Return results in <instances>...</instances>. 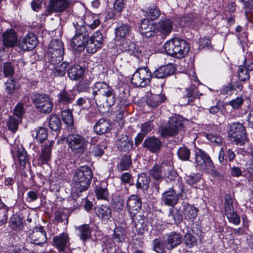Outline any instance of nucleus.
<instances>
[{"label":"nucleus","instance_id":"obj_1","mask_svg":"<svg viewBox=\"0 0 253 253\" xmlns=\"http://www.w3.org/2000/svg\"><path fill=\"white\" fill-rule=\"evenodd\" d=\"M164 47L168 55L177 58L186 56L190 50L188 42L179 38H174L168 41L165 43Z\"/></svg>","mask_w":253,"mask_h":253},{"label":"nucleus","instance_id":"obj_2","mask_svg":"<svg viewBox=\"0 0 253 253\" xmlns=\"http://www.w3.org/2000/svg\"><path fill=\"white\" fill-rule=\"evenodd\" d=\"M93 174L89 167L84 166L76 169L73 178V185L77 191H86L91 182Z\"/></svg>","mask_w":253,"mask_h":253},{"label":"nucleus","instance_id":"obj_3","mask_svg":"<svg viewBox=\"0 0 253 253\" xmlns=\"http://www.w3.org/2000/svg\"><path fill=\"white\" fill-rule=\"evenodd\" d=\"M76 29V34L72 38L71 45L74 50L81 52L83 51L88 39V34L86 28L81 21L80 23H74Z\"/></svg>","mask_w":253,"mask_h":253},{"label":"nucleus","instance_id":"obj_4","mask_svg":"<svg viewBox=\"0 0 253 253\" xmlns=\"http://www.w3.org/2000/svg\"><path fill=\"white\" fill-rule=\"evenodd\" d=\"M63 44L58 39L52 40L48 45L46 56L48 62L53 65L60 63L63 60Z\"/></svg>","mask_w":253,"mask_h":253},{"label":"nucleus","instance_id":"obj_5","mask_svg":"<svg viewBox=\"0 0 253 253\" xmlns=\"http://www.w3.org/2000/svg\"><path fill=\"white\" fill-rule=\"evenodd\" d=\"M66 141L71 151L76 154L84 153L88 144L84 137L77 133L69 134Z\"/></svg>","mask_w":253,"mask_h":253},{"label":"nucleus","instance_id":"obj_6","mask_svg":"<svg viewBox=\"0 0 253 253\" xmlns=\"http://www.w3.org/2000/svg\"><path fill=\"white\" fill-rule=\"evenodd\" d=\"M95 193L97 198L103 201L99 212L103 220H108L111 217V204L108 199L109 192L105 188L97 187Z\"/></svg>","mask_w":253,"mask_h":253},{"label":"nucleus","instance_id":"obj_7","mask_svg":"<svg viewBox=\"0 0 253 253\" xmlns=\"http://www.w3.org/2000/svg\"><path fill=\"white\" fill-rule=\"evenodd\" d=\"M152 78V74L147 67L138 68L132 75L131 84L136 87H144L148 85Z\"/></svg>","mask_w":253,"mask_h":253},{"label":"nucleus","instance_id":"obj_8","mask_svg":"<svg viewBox=\"0 0 253 253\" xmlns=\"http://www.w3.org/2000/svg\"><path fill=\"white\" fill-rule=\"evenodd\" d=\"M32 99L36 108L42 113H49L53 108V103L49 97L45 94L36 93Z\"/></svg>","mask_w":253,"mask_h":253},{"label":"nucleus","instance_id":"obj_9","mask_svg":"<svg viewBox=\"0 0 253 253\" xmlns=\"http://www.w3.org/2000/svg\"><path fill=\"white\" fill-rule=\"evenodd\" d=\"M182 128L181 120L177 117H172L169 118L167 125L161 127V135L164 137L173 136L178 134Z\"/></svg>","mask_w":253,"mask_h":253},{"label":"nucleus","instance_id":"obj_10","mask_svg":"<svg viewBox=\"0 0 253 253\" xmlns=\"http://www.w3.org/2000/svg\"><path fill=\"white\" fill-rule=\"evenodd\" d=\"M94 88L96 89L97 90H94L93 92V99H95V96L96 95L100 94L101 96L100 101L101 104L104 107L109 109L111 107L109 99L111 96V87L104 82H98L94 84Z\"/></svg>","mask_w":253,"mask_h":253},{"label":"nucleus","instance_id":"obj_11","mask_svg":"<svg viewBox=\"0 0 253 253\" xmlns=\"http://www.w3.org/2000/svg\"><path fill=\"white\" fill-rule=\"evenodd\" d=\"M228 134L235 144L241 145L246 137L245 128L239 122L231 123L229 126Z\"/></svg>","mask_w":253,"mask_h":253},{"label":"nucleus","instance_id":"obj_12","mask_svg":"<svg viewBox=\"0 0 253 253\" xmlns=\"http://www.w3.org/2000/svg\"><path fill=\"white\" fill-rule=\"evenodd\" d=\"M196 167L200 171H207L212 170L214 164L210 156L204 151L197 149L195 151Z\"/></svg>","mask_w":253,"mask_h":253},{"label":"nucleus","instance_id":"obj_13","mask_svg":"<svg viewBox=\"0 0 253 253\" xmlns=\"http://www.w3.org/2000/svg\"><path fill=\"white\" fill-rule=\"evenodd\" d=\"M73 0H49L43 14L48 16L53 13H61L69 7Z\"/></svg>","mask_w":253,"mask_h":253},{"label":"nucleus","instance_id":"obj_14","mask_svg":"<svg viewBox=\"0 0 253 253\" xmlns=\"http://www.w3.org/2000/svg\"><path fill=\"white\" fill-rule=\"evenodd\" d=\"M31 243L35 245L42 246L47 241L46 232L42 226L35 227L29 234Z\"/></svg>","mask_w":253,"mask_h":253},{"label":"nucleus","instance_id":"obj_15","mask_svg":"<svg viewBox=\"0 0 253 253\" xmlns=\"http://www.w3.org/2000/svg\"><path fill=\"white\" fill-rule=\"evenodd\" d=\"M156 33H159L162 35H169L173 29L172 20L166 17H162L158 22H155Z\"/></svg>","mask_w":253,"mask_h":253},{"label":"nucleus","instance_id":"obj_16","mask_svg":"<svg viewBox=\"0 0 253 253\" xmlns=\"http://www.w3.org/2000/svg\"><path fill=\"white\" fill-rule=\"evenodd\" d=\"M2 42L5 47L12 48L18 45L16 33L12 29L6 30L2 35Z\"/></svg>","mask_w":253,"mask_h":253},{"label":"nucleus","instance_id":"obj_17","mask_svg":"<svg viewBox=\"0 0 253 253\" xmlns=\"http://www.w3.org/2000/svg\"><path fill=\"white\" fill-rule=\"evenodd\" d=\"M182 241V235L179 233L172 232L166 235L164 241L165 248L171 251L179 245Z\"/></svg>","mask_w":253,"mask_h":253},{"label":"nucleus","instance_id":"obj_18","mask_svg":"<svg viewBox=\"0 0 253 253\" xmlns=\"http://www.w3.org/2000/svg\"><path fill=\"white\" fill-rule=\"evenodd\" d=\"M70 238L67 233H63L53 238V245L59 252H64L70 246Z\"/></svg>","mask_w":253,"mask_h":253},{"label":"nucleus","instance_id":"obj_19","mask_svg":"<svg viewBox=\"0 0 253 253\" xmlns=\"http://www.w3.org/2000/svg\"><path fill=\"white\" fill-rule=\"evenodd\" d=\"M143 146L150 152L158 154L161 150L162 143L160 139L155 136L149 137L144 141Z\"/></svg>","mask_w":253,"mask_h":253},{"label":"nucleus","instance_id":"obj_20","mask_svg":"<svg viewBox=\"0 0 253 253\" xmlns=\"http://www.w3.org/2000/svg\"><path fill=\"white\" fill-rule=\"evenodd\" d=\"M140 199L136 195H132L127 199V210L131 216L136 214L141 209Z\"/></svg>","mask_w":253,"mask_h":253},{"label":"nucleus","instance_id":"obj_21","mask_svg":"<svg viewBox=\"0 0 253 253\" xmlns=\"http://www.w3.org/2000/svg\"><path fill=\"white\" fill-rule=\"evenodd\" d=\"M179 198V194H176L172 188H170L163 193L162 200L165 205L173 207L178 202Z\"/></svg>","mask_w":253,"mask_h":253},{"label":"nucleus","instance_id":"obj_22","mask_svg":"<svg viewBox=\"0 0 253 253\" xmlns=\"http://www.w3.org/2000/svg\"><path fill=\"white\" fill-rule=\"evenodd\" d=\"M140 32L144 37L149 38L156 34L155 23H151L148 19H143L141 22Z\"/></svg>","mask_w":253,"mask_h":253},{"label":"nucleus","instance_id":"obj_23","mask_svg":"<svg viewBox=\"0 0 253 253\" xmlns=\"http://www.w3.org/2000/svg\"><path fill=\"white\" fill-rule=\"evenodd\" d=\"M175 71L174 68L172 64H168L162 66L155 71L152 74V77L158 79H164L171 75Z\"/></svg>","mask_w":253,"mask_h":253},{"label":"nucleus","instance_id":"obj_24","mask_svg":"<svg viewBox=\"0 0 253 253\" xmlns=\"http://www.w3.org/2000/svg\"><path fill=\"white\" fill-rule=\"evenodd\" d=\"M75 95L73 91L69 90H62L57 95V102L61 106L64 107L66 105L71 103L75 98Z\"/></svg>","mask_w":253,"mask_h":253},{"label":"nucleus","instance_id":"obj_25","mask_svg":"<svg viewBox=\"0 0 253 253\" xmlns=\"http://www.w3.org/2000/svg\"><path fill=\"white\" fill-rule=\"evenodd\" d=\"M182 211L185 219L194 220L196 218L198 212L197 208L186 202L182 203Z\"/></svg>","mask_w":253,"mask_h":253},{"label":"nucleus","instance_id":"obj_26","mask_svg":"<svg viewBox=\"0 0 253 253\" xmlns=\"http://www.w3.org/2000/svg\"><path fill=\"white\" fill-rule=\"evenodd\" d=\"M54 141H51L46 143L42 149L38 161L42 164H46L49 160L51 156L52 147Z\"/></svg>","mask_w":253,"mask_h":253},{"label":"nucleus","instance_id":"obj_27","mask_svg":"<svg viewBox=\"0 0 253 253\" xmlns=\"http://www.w3.org/2000/svg\"><path fill=\"white\" fill-rule=\"evenodd\" d=\"M84 73V69L79 65L72 66L68 70V77L72 80H79L83 76Z\"/></svg>","mask_w":253,"mask_h":253},{"label":"nucleus","instance_id":"obj_28","mask_svg":"<svg viewBox=\"0 0 253 253\" xmlns=\"http://www.w3.org/2000/svg\"><path fill=\"white\" fill-rule=\"evenodd\" d=\"M111 125L109 120L100 119L94 126V131L98 134H102L109 132Z\"/></svg>","mask_w":253,"mask_h":253},{"label":"nucleus","instance_id":"obj_29","mask_svg":"<svg viewBox=\"0 0 253 253\" xmlns=\"http://www.w3.org/2000/svg\"><path fill=\"white\" fill-rule=\"evenodd\" d=\"M78 231V236L80 239L85 242L87 240L91 238V228L88 224H83L76 228Z\"/></svg>","mask_w":253,"mask_h":253},{"label":"nucleus","instance_id":"obj_30","mask_svg":"<svg viewBox=\"0 0 253 253\" xmlns=\"http://www.w3.org/2000/svg\"><path fill=\"white\" fill-rule=\"evenodd\" d=\"M166 99V97L164 94H151L148 97L146 103L151 107H155L164 102Z\"/></svg>","mask_w":253,"mask_h":253},{"label":"nucleus","instance_id":"obj_31","mask_svg":"<svg viewBox=\"0 0 253 253\" xmlns=\"http://www.w3.org/2000/svg\"><path fill=\"white\" fill-rule=\"evenodd\" d=\"M9 225L14 231H21L24 226L23 219L18 215L13 214L9 219Z\"/></svg>","mask_w":253,"mask_h":253},{"label":"nucleus","instance_id":"obj_32","mask_svg":"<svg viewBox=\"0 0 253 253\" xmlns=\"http://www.w3.org/2000/svg\"><path fill=\"white\" fill-rule=\"evenodd\" d=\"M163 174L166 176H169L170 173L164 172V168L157 164H155L150 170V175L156 180L162 179Z\"/></svg>","mask_w":253,"mask_h":253},{"label":"nucleus","instance_id":"obj_33","mask_svg":"<svg viewBox=\"0 0 253 253\" xmlns=\"http://www.w3.org/2000/svg\"><path fill=\"white\" fill-rule=\"evenodd\" d=\"M169 221L171 224H178L183 220V215L178 210H171L169 211Z\"/></svg>","mask_w":253,"mask_h":253},{"label":"nucleus","instance_id":"obj_34","mask_svg":"<svg viewBox=\"0 0 253 253\" xmlns=\"http://www.w3.org/2000/svg\"><path fill=\"white\" fill-rule=\"evenodd\" d=\"M199 96L198 88L195 85H192L186 88L183 98H187V102H193Z\"/></svg>","mask_w":253,"mask_h":253},{"label":"nucleus","instance_id":"obj_35","mask_svg":"<svg viewBox=\"0 0 253 253\" xmlns=\"http://www.w3.org/2000/svg\"><path fill=\"white\" fill-rule=\"evenodd\" d=\"M172 159L173 156L171 153H169L165 156L161 165L164 168V172L167 171L170 173L172 172L173 169Z\"/></svg>","mask_w":253,"mask_h":253},{"label":"nucleus","instance_id":"obj_36","mask_svg":"<svg viewBox=\"0 0 253 253\" xmlns=\"http://www.w3.org/2000/svg\"><path fill=\"white\" fill-rule=\"evenodd\" d=\"M131 28L126 24H122L115 29V34L116 39H123L129 35Z\"/></svg>","mask_w":253,"mask_h":253},{"label":"nucleus","instance_id":"obj_37","mask_svg":"<svg viewBox=\"0 0 253 253\" xmlns=\"http://www.w3.org/2000/svg\"><path fill=\"white\" fill-rule=\"evenodd\" d=\"M19 87L16 80L10 79L5 83V91L8 95H11L17 91Z\"/></svg>","mask_w":253,"mask_h":253},{"label":"nucleus","instance_id":"obj_38","mask_svg":"<svg viewBox=\"0 0 253 253\" xmlns=\"http://www.w3.org/2000/svg\"><path fill=\"white\" fill-rule=\"evenodd\" d=\"M92 30L95 29L100 24V21L95 19L92 14H86L84 16V22Z\"/></svg>","mask_w":253,"mask_h":253},{"label":"nucleus","instance_id":"obj_39","mask_svg":"<svg viewBox=\"0 0 253 253\" xmlns=\"http://www.w3.org/2000/svg\"><path fill=\"white\" fill-rule=\"evenodd\" d=\"M126 236L125 228L121 226L118 225L116 226L114 230L113 239L114 241L117 242H121L125 239Z\"/></svg>","mask_w":253,"mask_h":253},{"label":"nucleus","instance_id":"obj_40","mask_svg":"<svg viewBox=\"0 0 253 253\" xmlns=\"http://www.w3.org/2000/svg\"><path fill=\"white\" fill-rule=\"evenodd\" d=\"M16 156L21 166H24L29 162L27 153L22 147L17 149Z\"/></svg>","mask_w":253,"mask_h":253},{"label":"nucleus","instance_id":"obj_41","mask_svg":"<svg viewBox=\"0 0 253 253\" xmlns=\"http://www.w3.org/2000/svg\"><path fill=\"white\" fill-rule=\"evenodd\" d=\"M124 201L122 196H114L112 201V209L119 212L123 210Z\"/></svg>","mask_w":253,"mask_h":253},{"label":"nucleus","instance_id":"obj_42","mask_svg":"<svg viewBox=\"0 0 253 253\" xmlns=\"http://www.w3.org/2000/svg\"><path fill=\"white\" fill-rule=\"evenodd\" d=\"M131 165L130 156L126 155L121 159L120 162L118 164L117 169L119 171L127 170Z\"/></svg>","mask_w":253,"mask_h":253},{"label":"nucleus","instance_id":"obj_43","mask_svg":"<svg viewBox=\"0 0 253 253\" xmlns=\"http://www.w3.org/2000/svg\"><path fill=\"white\" fill-rule=\"evenodd\" d=\"M32 135L35 137L37 142L42 143L47 138V129L43 127H40L35 131V135H34V133H33Z\"/></svg>","mask_w":253,"mask_h":253},{"label":"nucleus","instance_id":"obj_44","mask_svg":"<svg viewBox=\"0 0 253 253\" xmlns=\"http://www.w3.org/2000/svg\"><path fill=\"white\" fill-rule=\"evenodd\" d=\"M49 126L50 128L54 131L59 130L61 126V123L60 119L56 116L51 115L49 119Z\"/></svg>","mask_w":253,"mask_h":253},{"label":"nucleus","instance_id":"obj_45","mask_svg":"<svg viewBox=\"0 0 253 253\" xmlns=\"http://www.w3.org/2000/svg\"><path fill=\"white\" fill-rule=\"evenodd\" d=\"M21 122V119H16L13 117H9L7 121L8 129L12 133H15L18 129V125Z\"/></svg>","mask_w":253,"mask_h":253},{"label":"nucleus","instance_id":"obj_46","mask_svg":"<svg viewBox=\"0 0 253 253\" xmlns=\"http://www.w3.org/2000/svg\"><path fill=\"white\" fill-rule=\"evenodd\" d=\"M146 12L147 16L152 20H156L161 14L160 10L155 5L149 7Z\"/></svg>","mask_w":253,"mask_h":253},{"label":"nucleus","instance_id":"obj_47","mask_svg":"<svg viewBox=\"0 0 253 253\" xmlns=\"http://www.w3.org/2000/svg\"><path fill=\"white\" fill-rule=\"evenodd\" d=\"M68 66V62H63L55 67V69L52 71V73L55 76L62 77L65 74L66 69Z\"/></svg>","mask_w":253,"mask_h":253},{"label":"nucleus","instance_id":"obj_48","mask_svg":"<svg viewBox=\"0 0 253 253\" xmlns=\"http://www.w3.org/2000/svg\"><path fill=\"white\" fill-rule=\"evenodd\" d=\"M149 184V179L145 174L142 173L138 176L136 186L138 189L147 188Z\"/></svg>","mask_w":253,"mask_h":253},{"label":"nucleus","instance_id":"obj_49","mask_svg":"<svg viewBox=\"0 0 253 253\" xmlns=\"http://www.w3.org/2000/svg\"><path fill=\"white\" fill-rule=\"evenodd\" d=\"M225 204L224 209L225 214L230 212H233L234 211L233 207V200L230 194H226L224 197Z\"/></svg>","mask_w":253,"mask_h":253},{"label":"nucleus","instance_id":"obj_50","mask_svg":"<svg viewBox=\"0 0 253 253\" xmlns=\"http://www.w3.org/2000/svg\"><path fill=\"white\" fill-rule=\"evenodd\" d=\"M178 158L182 161H187L189 160L190 155V150L185 147H180L177 152Z\"/></svg>","mask_w":253,"mask_h":253},{"label":"nucleus","instance_id":"obj_51","mask_svg":"<svg viewBox=\"0 0 253 253\" xmlns=\"http://www.w3.org/2000/svg\"><path fill=\"white\" fill-rule=\"evenodd\" d=\"M238 77L239 79L242 82H246L250 79L249 73L246 69V67L243 65L239 66L238 70Z\"/></svg>","mask_w":253,"mask_h":253},{"label":"nucleus","instance_id":"obj_52","mask_svg":"<svg viewBox=\"0 0 253 253\" xmlns=\"http://www.w3.org/2000/svg\"><path fill=\"white\" fill-rule=\"evenodd\" d=\"M62 118L63 122L68 126H72L73 124V117L70 110H65L63 111Z\"/></svg>","mask_w":253,"mask_h":253},{"label":"nucleus","instance_id":"obj_53","mask_svg":"<svg viewBox=\"0 0 253 253\" xmlns=\"http://www.w3.org/2000/svg\"><path fill=\"white\" fill-rule=\"evenodd\" d=\"M24 40L31 50L36 46L38 43L37 37L33 33H29L26 37L24 38Z\"/></svg>","mask_w":253,"mask_h":253},{"label":"nucleus","instance_id":"obj_54","mask_svg":"<svg viewBox=\"0 0 253 253\" xmlns=\"http://www.w3.org/2000/svg\"><path fill=\"white\" fill-rule=\"evenodd\" d=\"M102 41V35L100 32H96L90 38L89 43H95V46L98 45V46L100 47Z\"/></svg>","mask_w":253,"mask_h":253},{"label":"nucleus","instance_id":"obj_55","mask_svg":"<svg viewBox=\"0 0 253 253\" xmlns=\"http://www.w3.org/2000/svg\"><path fill=\"white\" fill-rule=\"evenodd\" d=\"M185 179L189 185L195 187V185L200 180L201 176L199 174H193L186 175Z\"/></svg>","mask_w":253,"mask_h":253},{"label":"nucleus","instance_id":"obj_56","mask_svg":"<svg viewBox=\"0 0 253 253\" xmlns=\"http://www.w3.org/2000/svg\"><path fill=\"white\" fill-rule=\"evenodd\" d=\"M184 239L185 244L189 248L193 247L196 244L197 240L195 237L190 233H187L184 236Z\"/></svg>","mask_w":253,"mask_h":253},{"label":"nucleus","instance_id":"obj_57","mask_svg":"<svg viewBox=\"0 0 253 253\" xmlns=\"http://www.w3.org/2000/svg\"><path fill=\"white\" fill-rule=\"evenodd\" d=\"M153 247L154 250L157 253H163L165 246L164 242L159 239H156L153 243Z\"/></svg>","mask_w":253,"mask_h":253},{"label":"nucleus","instance_id":"obj_58","mask_svg":"<svg viewBox=\"0 0 253 253\" xmlns=\"http://www.w3.org/2000/svg\"><path fill=\"white\" fill-rule=\"evenodd\" d=\"M3 70L4 75L5 77L12 76L14 72V67L13 64L9 62L4 63Z\"/></svg>","mask_w":253,"mask_h":253},{"label":"nucleus","instance_id":"obj_59","mask_svg":"<svg viewBox=\"0 0 253 253\" xmlns=\"http://www.w3.org/2000/svg\"><path fill=\"white\" fill-rule=\"evenodd\" d=\"M119 47H117L122 51H127L129 53H133L135 50V45L132 42L128 43L127 42H125L121 43Z\"/></svg>","mask_w":253,"mask_h":253},{"label":"nucleus","instance_id":"obj_60","mask_svg":"<svg viewBox=\"0 0 253 253\" xmlns=\"http://www.w3.org/2000/svg\"><path fill=\"white\" fill-rule=\"evenodd\" d=\"M226 215L230 222H231L236 225H239L240 224V216L237 215L235 210L233 211V212H230L226 213Z\"/></svg>","mask_w":253,"mask_h":253},{"label":"nucleus","instance_id":"obj_61","mask_svg":"<svg viewBox=\"0 0 253 253\" xmlns=\"http://www.w3.org/2000/svg\"><path fill=\"white\" fill-rule=\"evenodd\" d=\"M67 218V215L62 210H58L55 211L54 220L57 223L62 222Z\"/></svg>","mask_w":253,"mask_h":253},{"label":"nucleus","instance_id":"obj_62","mask_svg":"<svg viewBox=\"0 0 253 253\" xmlns=\"http://www.w3.org/2000/svg\"><path fill=\"white\" fill-rule=\"evenodd\" d=\"M244 99L242 97H237L235 99H232L229 102V104L232 106L234 109H239L244 103Z\"/></svg>","mask_w":253,"mask_h":253},{"label":"nucleus","instance_id":"obj_63","mask_svg":"<svg viewBox=\"0 0 253 253\" xmlns=\"http://www.w3.org/2000/svg\"><path fill=\"white\" fill-rule=\"evenodd\" d=\"M14 114L19 119H21L25 112L24 105L19 102L14 107Z\"/></svg>","mask_w":253,"mask_h":253},{"label":"nucleus","instance_id":"obj_64","mask_svg":"<svg viewBox=\"0 0 253 253\" xmlns=\"http://www.w3.org/2000/svg\"><path fill=\"white\" fill-rule=\"evenodd\" d=\"M206 137L208 139L217 145L221 144L222 139L220 136L212 134L211 133H207Z\"/></svg>","mask_w":253,"mask_h":253}]
</instances>
